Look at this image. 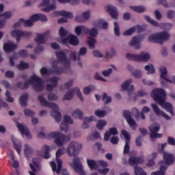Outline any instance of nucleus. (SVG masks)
I'll return each mask as SVG.
<instances>
[{"mask_svg":"<svg viewBox=\"0 0 175 175\" xmlns=\"http://www.w3.org/2000/svg\"><path fill=\"white\" fill-rule=\"evenodd\" d=\"M38 100L40 102L42 106H46V107H49V109H52L53 111L51 113V116L54 118L56 122H61V120H62V115H61V112L59 111V107L54 103H50L45 98L40 95L38 96Z\"/></svg>","mask_w":175,"mask_h":175,"instance_id":"nucleus-3","label":"nucleus"},{"mask_svg":"<svg viewBox=\"0 0 175 175\" xmlns=\"http://www.w3.org/2000/svg\"><path fill=\"white\" fill-rule=\"evenodd\" d=\"M132 83H133V79H129L128 80L124 81L121 85L122 90H123V91H127V94L129 95V96H131V95L133 94V91H135V86L133 85H131ZM129 85H131L130 88Z\"/></svg>","mask_w":175,"mask_h":175,"instance_id":"nucleus-14","label":"nucleus"},{"mask_svg":"<svg viewBox=\"0 0 175 175\" xmlns=\"http://www.w3.org/2000/svg\"><path fill=\"white\" fill-rule=\"evenodd\" d=\"M163 109H165L166 111L171 113V116H174V110L173 109V105L170 103H164L162 105H159Z\"/></svg>","mask_w":175,"mask_h":175,"instance_id":"nucleus-29","label":"nucleus"},{"mask_svg":"<svg viewBox=\"0 0 175 175\" xmlns=\"http://www.w3.org/2000/svg\"><path fill=\"white\" fill-rule=\"evenodd\" d=\"M90 36V38H97L98 35H99V31H98V29L94 27L92 29H89V34Z\"/></svg>","mask_w":175,"mask_h":175,"instance_id":"nucleus-44","label":"nucleus"},{"mask_svg":"<svg viewBox=\"0 0 175 175\" xmlns=\"http://www.w3.org/2000/svg\"><path fill=\"white\" fill-rule=\"evenodd\" d=\"M54 70H55V67H54V64H53L52 68L50 69L49 70H47L46 67L42 68L40 69V73L42 76H50V75H61V74L55 73V72H53Z\"/></svg>","mask_w":175,"mask_h":175,"instance_id":"nucleus-27","label":"nucleus"},{"mask_svg":"<svg viewBox=\"0 0 175 175\" xmlns=\"http://www.w3.org/2000/svg\"><path fill=\"white\" fill-rule=\"evenodd\" d=\"M113 31H114V33L116 35V36H120V24L118 23V22H114L113 23Z\"/></svg>","mask_w":175,"mask_h":175,"instance_id":"nucleus-57","label":"nucleus"},{"mask_svg":"<svg viewBox=\"0 0 175 175\" xmlns=\"http://www.w3.org/2000/svg\"><path fill=\"white\" fill-rule=\"evenodd\" d=\"M106 57L107 58H113L114 56H116V49L113 48L111 49V53H109V51H105Z\"/></svg>","mask_w":175,"mask_h":175,"instance_id":"nucleus-59","label":"nucleus"},{"mask_svg":"<svg viewBox=\"0 0 175 175\" xmlns=\"http://www.w3.org/2000/svg\"><path fill=\"white\" fill-rule=\"evenodd\" d=\"M11 140L14 144L15 150H16L18 154L20 155L21 154V148L23 147V145L20 142L17 144V139L14 137V135H11Z\"/></svg>","mask_w":175,"mask_h":175,"instance_id":"nucleus-30","label":"nucleus"},{"mask_svg":"<svg viewBox=\"0 0 175 175\" xmlns=\"http://www.w3.org/2000/svg\"><path fill=\"white\" fill-rule=\"evenodd\" d=\"M167 18H169V20H173L175 17V11L173 10H170L167 11L166 14Z\"/></svg>","mask_w":175,"mask_h":175,"instance_id":"nucleus-63","label":"nucleus"},{"mask_svg":"<svg viewBox=\"0 0 175 175\" xmlns=\"http://www.w3.org/2000/svg\"><path fill=\"white\" fill-rule=\"evenodd\" d=\"M102 100L104 102V105H109V103H111V96H108L107 93L104 92L102 97Z\"/></svg>","mask_w":175,"mask_h":175,"instance_id":"nucleus-46","label":"nucleus"},{"mask_svg":"<svg viewBox=\"0 0 175 175\" xmlns=\"http://www.w3.org/2000/svg\"><path fill=\"white\" fill-rule=\"evenodd\" d=\"M83 146L77 142H71L66 149V153L69 157H75V158H78L76 157L79 154V151L81 150Z\"/></svg>","mask_w":175,"mask_h":175,"instance_id":"nucleus-7","label":"nucleus"},{"mask_svg":"<svg viewBox=\"0 0 175 175\" xmlns=\"http://www.w3.org/2000/svg\"><path fill=\"white\" fill-rule=\"evenodd\" d=\"M23 113L25 114V116H26V117H31L32 118V117H33L35 116V111L28 109V108H25L23 110Z\"/></svg>","mask_w":175,"mask_h":175,"instance_id":"nucleus-56","label":"nucleus"},{"mask_svg":"<svg viewBox=\"0 0 175 175\" xmlns=\"http://www.w3.org/2000/svg\"><path fill=\"white\" fill-rule=\"evenodd\" d=\"M145 70L147 72V75H154L155 73V67L152 64H148L144 66Z\"/></svg>","mask_w":175,"mask_h":175,"instance_id":"nucleus-42","label":"nucleus"},{"mask_svg":"<svg viewBox=\"0 0 175 175\" xmlns=\"http://www.w3.org/2000/svg\"><path fill=\"white\" fill-rule=\"evenodd\" d=\"M48 136L55 139L54 142L57 147H62L64 143H68L70 142V135H65L59 132L50 133Z\"/></svg>","mask_w":175,"mask_h":175,"instance_id":"nucleus-5","label":"nucleus"},{"mask_svg":"<svg viewBox=\"0 0 175 175\" xmlns=\"http://www.w3.org/2000/svg\"><path fill=\"white\" fill-rule=\"evenodd\" d=\"M122 116L124 118L126 119L127 124L131 129L133 131H136V129H137V123H136V121L132 118V113H131V111L124 110Z\"/></svg>","mask_w":175,"mask_h":175,"instance_id":"nucleus-10","label":"nucleus"},{"mask_svg":"<svg viewBox=\"0 0 175 175\" xmlns=\"http://www.w3.org/2000/svg\"><path fill=\"white\" fill-rule=\"evenodd\" d=\"M88 44L90 50L95 49V44H96V39L92 37H88Z\"/></svg>","mask_w":175,"mask_h":175,"instance_id":"nucleus-39","label":"nucleus"},{"mask_svg":"<svg viewBox=\"0 0 175 175\" xmlns=\"http://www.w3.org/2000/svg\"><path fill=\"white\" fill-rule=\"evenodd\" d=\"M134 172L135 175H147V173L144 172L143 168L137 165L134 167Z\"/></svg>","mask_w":175,"mask_h":175,"instance_id":"nucleus-50","label":"nucleus"},{"mask_svg":"<svg viewBox=\"0 0 175 175\" xmlns=\"http://www.w3.org/2000/svg\"><path fill=\"white\" fill-rule=\"evenodd\" d=\"M159 72L161 73L160 77H161V79H163L165 81H167V83H173L172 80L165 77V76H167V69L166 67L159 68Z\"/></svg>","mask_w":175,"mask_h":175,"instance_id":"nucleus-31","label":"nucleus"},{"mask_svg":"<svg viewBox=\"0 0 175 175\" xmlns=\"http://www.w3.org/2000/svg\"><path fill=\"white\" fill-rule=\"evenodd\" d=\"M142 158L137 157H131L129 159V163L131 166H134V165H139V163H142Z\"/></svg>","mask_w":175,"mask_h":175,"instance_id":"nucleus-33","label":"nucleus"},{"mask_svg":"<svg viewBox=\"0 0 175 175\" xmlns=\"http://www.w3.org/2000/svg\"><path fill=\"white\" fill-rule=\"evenodd\" d=\"M12 16H13V13H12V12H5L4 13L1 14V17L3 18L1 20H5V21H6V20H10V18H12Z\"/></svg>","mask_w":175,"mask_h":175,"instance_id":"nucleus-54","label":"nucleus"},{"mask_svg":"<svg viewBox=\"0 0 175 175\" xmlns=\"http://www.w3.org/2000/svg\"><path fill=\"white\" fill-rule=\"evenodd\" d=\"M16 127L18 128L22 136H24V135H25L27 139H32V135H31V132H29V129H28L25 124H23L17 122Z\"/></svg>","mask_w":175,"mask_h":175,"instance_id":"nucleus-15","label":"nucleus"},{"mask_svg":"<svg viewBox=\"0 0 175 175\" xmlns=\"http://www.w3.org/2000/svg\"><path fill=\"white\" fill-rule=\"evenodd\" d=\"M31 79L33 81H35V83H33V87L36 92H41V91L44 90V83L43 82L42 78L36 75H33L31 77Z\"/></svg>","mask_w":175,"mask_h":175,"instance_id":"nucleus-13","label":"nucleus"},{"mask_svg":"<svg viewBox=\"0 0 175 175\" xmlns=\"http://www.w3.org/2000/svg\"><path fill=\"white\" fill-rule=\"evenodd\" d=\"M87 163L90 170H96L98 169V163L94 159H87Z\"/></svg>","mask_w":175,"mask_h":175,"instance_id":"nucleus-35","label":"nucleus"},{"mask_svg":"<svg viewBox=\"0 0 175 175\" xmlns=\"http://www.w3.org/2000/svg\"><path fill=\"white\" fill-rule=\"evenodd\" d=\"M18 47V45H17L16 43L10 41L8 42H5L3 45V49L5 53H13V51H15L17 50Z\"/></svg>","mask_w":175,"mask_h":175,"instance_id":"nucleus-19","label":"nucleus"},{"mask_svg":"<svg viewBox=\"0 0 175 175\" xmlns=\"http://www.w3.org/2000/svg\"><path fill=\"white\" fill-rule=\"evenodd\" d=\"M163 161H161L159 163L160 167L159 172H157V173H160V175H165L166 174L165 172L167 169V166H166V165H173V163H174L175 162L174 154L170 152H164V154H163Z\"/></svg>","mask_w":175,"mask_h":175,"instance_id":"nucleus-4","label":"nucleus"},{"mask_svg":"<svg viewBox=\"0 0 175 175\" xmlns=\"http://www.w3.org/2000/svg\"><path fill=\"white\" fill-rule=\"evenodd\" d=\"M57 60L53 62L55 68L53 72L57 74L66 73V75H73V70L70 68L72 62L68 59L65 52L59 51L56 53Z\"/></svg>","mask_w":175,"mask_h":175,"instance_id":"nucleus-2","label":"nucleus"},{"mask_svg":"<svg viewBox=\"0 0 175 175\" xmlns=\"http://www.w3.org/2000/svg\"><path fill=\"white\" fill-rule=\"evenodd\" d=\"M144 39V36H136L133 38L131 41L129 42V46L134 47L135 50L140 49V42Z\"/></svg>","mask_w":175,"mask_h":175,"instance_id":"nucleus-21","label":"nucleus"},{"mask_svg":"<svg viewBox=\"0 0 175 175\" xmlns=\"http://www.w3.org/2000/svg\"><path fill=\"white\" fill-rule=\"evenodd\" d=\"M29 94L28 93H25L21 95L19 98V103L21 107H27L28 106V97Z\"/></svg>","mask_w":175,"mask_h":175,"instance_id":"nucleus-28","label":"nucleus"},{"mask_svg":"<svg viewBox=\"0 0 175 175\" xmlns=\"http://www.w3.org/2000/svg\"><path fill=\"white\" fill-rule=\"evenodd\" d=\"M152 97L159 105H163L166 102V91L162 88H156L152 91Z\"/></svg>","mask_w":175,"mask_h":175,"instance_id":"nucleus-6","label":"nucleus"},{"mask_svg":"<svg viewBox=\"0 0 175 175\" xmlns=\"http://www.w3.org/2000/svg\"><path fill=\"white\" fill-rule=\"evenodd\" d=\"M151 58V55L147 53L142 51L138 55V62H148Z\"/></svg>","mask_w":175,"mask_h":175,"instance_id":"nucleus-26","label":"nucleus"},{"mask_svg":"<svg viewBox=\"0 0 175 175\" xmlns=\"http://www.w3.org/2000/svg\"><path fill=\"white\" fill-rule=\"evenodd\" d=\"M75 92H76L78 98H79L80 100L83 102L84 98H83V95L81 94V92L79 88H75V89H72L68 91L63 97V100H70L73 99V95L75 94Z\"/></svg>","mask_w":175,"mask_h":175,"instance_id":"nucleus-12","label":"nucleus"},{"mask_svg":"<svg viewBox=\"0 0 175 175\" xmlns=\"http://www.w3.org/2000/svg\"><path fill=\"white\" fill-rule=\"evenodd\" d=\"M33 153V149L29 146V145L25 144L24 148V155L26 158H29V155H32Z\"/></svg>","mask_w":175,"mask_h":175,"instance_id":"nucleus-37","label":"nucleus"},{"mask_svg":"<svg viewBox=\"0 0 175 175\" xmlns=\"http://www.w3.org/2000/svg\"><path fill=\"white\" fill-rule=\"evenodd\" d=\"M59 34L60 38H65L68 35V31L65 29L63 27H61L59 30Z\"/></svg>","mask_w":175,"mask_h":175,"instance_id":"nucleus-64","label":"nucleus"},{"mask_svg":"<svg viewBox=\"0 0 175 175\" xmlns=\"http://www.w3.org/2000/svg\"><path fill=\"white\" fill-rule=\"evenodd\" d=\"M130 9H131V10H133V12H135L136 13H144V12H146V7H144V5H131Z\"/></svg>","mask_w":175,"mask_h":175,"instance_id":"nucleus-34","label":"nucleus"},{"mask_svg":"<svg viewBox=\"0 0 175 175\" xmlns=\"http://www.w3.org/2000/svg\"><path fill=\"white\" fill-rule=\"evenodd\" d=\"M58 80H59V78L57 77L48 78L46 81L49 83L46 84V90L51 92L53 90H54V88H56L57 84H58Z\"/></svg>","mask_w":175,"mask_h":175,"instance_id":"nucleus-18","label":"nucleus"},{"mask_svg":"<svg viewBox=\"0 0 175 175\" xmlns=\"http://www.w3.org/2000/svg\"><path fill=\"white\" fill-rule=\"evenodd\" d=\"M32 83H33L32 78L31 79L26 80L23 85L22 90H27V88H29V85H31Z\"/></svg>","mask_w":175,"mask_h":175,"instance_id":"nucleus-62","label":"nucleus"},{"mask_svg":"<svg viewBox=\"0 0 175 175\" xmlns=\"http://www.w3.org/2000/svg\"><path fill=\"white\" fill-rule=\"evenodd\" d=\"M83 123L82 124V128L83 129H88L90 126H91L90 122H92V121H95V116H86L83 118Z\"/></svg>","mask_w":175,"mask_h":175,"instance_id":"nucleus-25","label":"nucleus"},{"mask_svg":"<svg viewBox=\"0 0 175 175\" xmlns=\"http://www.w3.org/2000/svg\"><path fill=\"white\" fill-rule=\"evenodd\" d=\"M126 58L129 61H135V62H139V55L137 54L126 53Z\"/></svg>","mask_w":175,"mask_h":175,"instance_id":"nucleus-40","label":"nucleus"},{"mask_svg":"<svg viewBox=\"0 0 175 175\" xmlns=\"http://www.w3.org/2000/svg\"><path fill=\"white\" fill-rule=\"evenodd\" d=\"M132 114L134 115L136 120H139V118H140V116H142L140 111H139V109L136 107L132 109Z\"/></svg>","mask_w":175,"mask_h":175,"instance_id":"nucleus-58","label":"nucleus"},{"mask_svg":"<svg viewBox=\"0 0 175 175\" xmlns=\"http://www.w3.org/2000/svg\"><path fill=\"white\" fill-rule=\"evenodd\" d=\"M57 14H59V16L63 17H66V18H73V14L70 12L60 11L57 12Z\"/></svg>","mask_w":175,"mask_h":175,"instance_id":"nucleus-45","label":"nucleus"},{"mask_svg":"<svg viewBox=\"0 0 175 175\" xmlns=\"http://www.w3.org/2000/svg\"><path fill=\"white\" fill-rule=\"evenodd\" d=\"M151 107L153 109V111L157 116V117H159L161 116V117H163L165 120H172V118L170 116H167L166 113H165L163 111L159 109V107L155 103L151 104Z\"/></svg>","mask_w":175,"mask_h":175,"instance_id":"nucleus-20","label":"nucleus"},{"mask_svg":"<svg viewBox=\"0 0 175 175\" xmlns=\"http://www.w3.org/2000/svg\"><path fill=\"white\" fill-rule=\"evenodd\" d=\"M69 44H71V46H79L80 44L79 38L75 35H71L69 37Z\"/></svg>","mask_w":175,"mask_h":175,"instance_id":"nucleus-36","label":"nucleus"},{"mask_svg":"<svg viewBox=\"0 0 175 175\" xmlns=\"http://www.w3.org/2000/svg\"><path fill=\"white\" fill-rule=\"evenodd\" d=\"M69 59L71 61H80L81 57L77 55L76 51H71L69 53Z\"/></svg>","mask_w":175,"mask_h":175,"instance_id":"nucleus-43","label":"nucleus"},{"mask_svg":"<svg viewBox=\"0 0 175 175\" xmlns=\"http://www.w3.org/2000/svg\"><path fill=\"white\" fill-rule=\"evenodd\" d=\"M122 135L124 136L125 139V145L124 147L123 153L129 154V151L131 150V146H129L131 143V135H129V133L125 130L122 131Z\"/></svg>","mask_w":175,"mask_h":175,"instance_id":"nucleus-16","label":"nucleus"},{"mask_svg":"<svg viewBox=\"0 0 175 175\" xmlns=\"http://www.w3.org/2000/svg\"><path fill=\"white\" fill-rule=\"evenodd\" d=\"M107 12L113 20H118V10L113 5L107 6Z\"/></svg>","mask_w":175,"mask_h":175,"instance_id":"nucleus-22","label":"nucleus"},{"mask_svg":"<svg viewBox=\"0 0 175 175\" xmlns=\"http://www.w3.org/2000/svg\"><path fill=\"white\" fill-rule=\"evenodd\" d=\"M73 124V119H72L70 116L65 115L64 116V121L60 124L61 131H63L65 133L68 132L69 129V124Z\"/></svg>","mask_w":175,"mask_h":175,"instance_id":"nucleus-17","label":"nucleus"},{"mask_svg":"<svg viewBox=\"0 0 175 175\" xmlns=\"http://www.w3.org/2000/svg\"><path fill=\"white\" fill-rule=\"evenodd\" d=\"M32 163L29 164L30 169L32 170V172H37L42 170V166L40 165V163H39L37 158L32 159Z\"/></svg>","mask_w":175,"mask_h":175,"instance_id":"nucleus-23","label":"nucleus"},{"mask_svg":"<svg viewBox=\"0 0 175 175\" xmlns=\"http://www.w3.org/2000/svg\"><path fill=\"white\" fill-rule=\"evenodd\" d=\"M106 125H107V122H106V120H100L97 122L96 128L98 131H103V127L106 126Z\"/></svg>","mask_w":175,"mask_h":175,"instance_id":"nucleus-47","label":"nucleus"},{"mask_svg":"<svg viewBox=\"0 0 175 175\" xmlns=\"http://www.w3.org/2000/svg\"><path fill=\"white\" fill-rule=\"evenodd\" d=\"M11 36H12V38H15L17 43H18L20 42V38L23 36V31L20 29L13 30L11 32Z\"/></svg>","mask_w":175,"mask_h":175,"instance_id":"nucleus-32","label":"nucleus"},{"mask_svg":"<svg viewBox=\"0 0 175 175\" xmlns=\"http://www.w3.org/2000/svg\"><path fill=\"white\" fill-rule=\"evenodd\" d=\"M92 91H95V86L94 85H90L83 89L85 95H89L90 92H92Z\"/></svg>","mask_w":175,"mask_h":175,"instance_id":"nucleus-53","label":"nucleus"},{"mask_svg":"<svg viewBox=\"0 0 175 175\" xmlns=\"http://www.w3.org/2000/svg\"><path fill=\"white\" fill-rule=\"evenodd\" d=\"M144 18L147 23L154 27L155 28H161L164 29V31L153 33L149 36L148 42L149 43H158L159 44H163V42H167L170 39V33L167 31H170L173 28L172 23H161L159 24L157 21L151 18L150 16L145 15Z\"/></svg>","mask_w":175,"mask_h":175,"instance_id":"nucleus-1","label":"nucleus"},{"mask_svg":"<svg viewBox=\"0 0 175 175\" xmlns=\"http://www.w3.org/2000/svg\"><path fill=\"white\" fill-rule=\"evenodd\" d=\"M128 70L131 72L132 76L135 77V79H142L143 77V72H142V70H135L133 68V66L129 65L127 67Z\"/></svg>","mask_w":175,"mask_h":175,"instance_id":"nucleus-24","label":"nucleus"},{"mask_svg":"<svg viewBox=\"0 0 175 175\" xmlns=\"http://www.w3.org/2000/svg\"><path fill=\"white\" fill-rule=\"evenodd\" d=\"M136 31V29L135 27H131L127 30H126L123 35L124 36H131V35H133V33Z\"/></svg>","mask_w":175,"mask_h":175,"instance_id":"nucleus-60","label":"nucleus"},{"mask_svg":"<svg viewBox=\"0 0 175 175\" xmlns=\"http://www.w3.org/2000/svg\"><path fill=\"white\" fill-rule=\"evenodd\" d=\"M72 162L73 165H72V167L76 173H78L79 175H86L85 171H84V168L83 167V164L80 161V158L74 157Z\"/></svg>","mask_w":175,"mask_h":175,"instance_id":"nucleus-11","label":"nucleus"},{"mask_svg":"<svg viewBox=\"0 0 175 175\" xmlns=\"http://www.w3.org/2000/svg\"><path fill=\"white\" fill-rule=\"evenodd\" d=\"M35 42L38 43V44H44L46 40H44V36L42 34H36V38H35Z\"/></svg>","mask_w":175,"mask_h":175,"instance_id":"nucleus-41","label":"nucleus"},{"mask_svg":"<svg viewBox=\"0 0 175 175\" xmlns=\"http://www.w3.org/2000/svg\"><path fill=\"white\" fill-rule=\"evenodd\" d=\"M39 6L40 8H41V11L45 12V13H50V12L57 9L55 0H42Z\"/></svg>","mask_w":175,"mask_h":175,"instance_id":"nucleus-9","label":"nucleus"},{"mask_svg":"<svg viewBox=\"0 0 175 175\" xmlns=\"http://www.w3.org/2000/svg\"><path fill=\"white\" fill-rule=\"evenodd\" d=\"M18 70H25V69L29 68V64L25 62H21L19 65L17 66Z\"/></svg>","mask_w":175,"mask_h":175,"instance_id":"nucleus-52","label":"nucleus"},{"mask_svg":"<svg viewBox=\"0 0 175 175\" xmlns=\"http://www.w3.org/2000/svg\"><path fill=\"white\" fill-rule=\"evenodd\" d=\"M151 109L148 107H144L141 111V118L142 120H146V113H150Z\"/></svg>","mask_w":175,"mask_h":175,"instance_id":"nucleus-55","label":"nucleus"},{"mask_svg":"<svg viewBox=\"0 0 175 175\" xmlns=\"http://www.w3.org/2000/svg\"><path fill=\"white\" fill-rule=\"evenodd\" d=\"M92 54L94 57H95V58H103V54L97 49L94 50Z\"/></svg>","mask_w":175,"mask_h":175,"instance_id":"nucleus-61","label":"nucleus"},{"mask_svg":"<svg viewBox=\"0 0 175 175\" xmlns=\"http://www.w3.org/2000/svg\"><path fill=\"white\" fill-rule=\"evenodd\" d=\"M42 148H44V150H45L43 157L45 159H49V158L51 157L50 154V146H49V145H44Z\"/></svg>","mask_w":175,"mask_h":175,"instance_id":"nucleus-51","label":"nucleus"},{"mask_svg":"<svg viewBox=\"0 0 175 175\" xmlns=\"http://www.w3.org/2000/svg\"><path fill=\"white\" fill-rule=\"evenodd\" d=\"M94 114L98 118H103L105 116H107V112L105 110L97 109L94 111Z\"/></svg>","mask_w":175,"mask_h":175,"instance_id":"nucleus-48","label":"nucleus"},{"mask_svg":"<svg viewBox=\"0 0 175 175\" xmlns=\"http://www.w3.org/2000/svg\"><path fill=\"white\" fill-rule=\"evenodd\" d=\"M20 23H23L24 27H33V22L29 18V20H24V18H20Z\"/></svg>","mask_w":175,"mask_h":175,"instance_id":"nucleus-49","label":"nucleus"},{"mask_svg":"<svg viewBox=\"0 0 175 175\" xmlns=\"http://www.w3.org/2000/svg\"><path fill=\"white\" fill-rule=\"evenodd\" d=\"M72 117H74V118H78V120H83V117H84V113L81 109H75L72 113Z\"/></svg>","mask_w":175,"mask_h":175,"instance_id":"nucleus-38","label":"nucleus"},{"mask_svg":"<svg viewBox=\"0 0 175 175\" xmlns=\"http://www.w3.org/2000/svg\"><path fill=\"white\" fill-rule=\"evenodd\" d=\"M150 132L149 136L151 142H155V139H161L163 135L158 133V131L161 130V124L158 123H154L148 127Z\"/></svg>","mask_w":175,"mask_h":175,"instance_id":"nucleus-8","label":"nucleus"}]
</instances>
